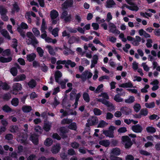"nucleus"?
<instances>
[{"label": "nucleus", "mask_w": 160, "mask_h": 160, "mask_svg": "<svg viewBox=\"0 0 160 160\" xmlns=\"http://www.w3.org/2000/svg\"><path fill=\"white\" fill-rule=\"evenodd\" d=\"M122 141L125 143L124 147L126 149H129L133 143L131 139L128 136H123L122 137Z\"/></svg>", "instance_id": "obj_1"}, {"label": "nucleus", "mask_w": 160, "mask_h": 160, "mask_svg": "<svg viewBox=\"0 0 160 160\" xmlns=\"http://www.w3.org/2000/svg\"><path fill=\"white\" fill-rule=\"evenodd\" d=\"M27 138V134L23 133L19 136L17 141L24 145H26L28 143Z\"/></svg>", "instance_id": "obj_2"}, {"label": "nucleus", "mask_w": 160, "mask_h": 160, "mask_svg": "<svg viewBox=\"0 0 160 160\" xmlns=\"http://www.w3.org/2000/svg\"><path fill=\"white\" fill-rule=\"evenodd\" d=\"M59 133L60 135L63 139L68 137L67 133L68 132V129L64 127H60L59 129Z\"/></svg>", "instance_id": "obj_3"}, {"label": "nucleus", "mask_w": 160, "mask_h": 160, "mask_svg": "<svg viewBox=\"0 0 160 160\" xmlns=\"http://www.w3.org/2000/svg\"><path fill=\"white\" fill-rule=\"evenodd\" d=\"M109 25V32L118 35L120 33V31L117 29L116 26L113 23L110 22Z\"/></svg>", "instance_id": "obj_4"}, {"label": "nucleus", "mask_w": 160, "mask_h": 160, "mask_svg": "<svg viewBox=\"0 0 160 160\" xmlns=\"http://www.w3.org/2000/svg\"><path fill=\"white\" fill-rule=\"evenodd\" d=\"M12 89L13 92H12L13 94L16 95L17 93H15L14 92H19L22 89V87L21 84L19 83H15L12 86Z\"/></svg>", "instance_id": "obj_5"}, {"label": "nucleus", "mask_w": 160, "mask_h": 160, "mask_svg": "<svg viewBox=\"0 0 160 160\" xmlns=\"http://www.w3.org/2000/svg\"><path fill=\"white\" fill-rule=\"evenodd\" d=\"M73 3V0H66L62 6L63 9H67L69 8L72 7Z\"/></svg>", "instance_id": "obj_6"}, {"label": "nucleus", "mask_w": 160, "mask_h": 160, "mask_svg": "<svg viewBox=\"0 0 160 160\" xmlns=\"http://www.w3.org/2000/svg\"><path fill=\"white\" fill-rule=\"evenodd\" d=\"M131 129L133 132L137 133H141L143 130L142 126L139 124L132 126Z\"/></svg>", "instance_id": "obj_7"}, {"label": "nucleus", "mask_w": 160, "mask_h": 160, "mask_svg": "<svg viewBox=\"0 0 160 160\" xmlns=\"http://www.w3.org/2000/svg\"><path fill=\"white\" fill-rule=\"evenodd\" d=\"M61 148L60 144L59 143H56L52 146L51 151L52 153L56 154L59 152Z\"/></svg>", "instance_id": "obj_8"}, {"label": "nucleus", "mask_w": 160, "mask_h": 160, "mask_svg": "<svg viewBox=\"0 0 160 160\" xmlns=\"http://www.w3.org/2000/svg\"><path fill=\"white\" fill-rule=\"evenodd\" d=\"M38 135L36 134H33L31 135L30 140L35 145H37L38 143Z\"/></svg>", "instance_id": "obj_9"}, {"label": "nucleus", "mask_w": 160, "mask_h": 160, "mask_svg": "<svg viewBox=\"0 0 160 160\" xmlns=\"http://www.w3.org/2000/svg\"><path fill=\"white\" fill-rule=\"evenodd\" d=\"M120 111L123 114L126 115H129L131 112V109L126 106L122 107Z\"/></svg>", "instance_id": "obj_10"}, {"label": "nucleus", "mask_w": 160, "mask_h": 160, "mask_svg": "<svg viewBox=\"0 0 160 160\" xmlns=\"http://www.w3.org/2000/svg\"><path fill=\"white\" fill-rule=\"evenodd\" d=\"M88 122H90L92 126H94L96 125L98 122V120L96 117H92L88 119Z\"/></svg>", "instance_id": "obj_11"}, {"label": "nucleus", "mask_w": 160, "mask_h": 160, "mask_svg": "<svg viewBox=\"0 0 160 160\" xmlns=\"http://www.w3.org/2000/svg\"><path fill=\"white\" fill-rule=\"evenodd\" d=\"M36 57V55L34 53H32L27 55V60L29 62H32L35 60Z\"/></svg>", "instance_id": "obj_12"}, {"label": "nucleus", "mask_w": 160, "mask_h": 160, "mask_svg": "<svg viewBox=\"0 0 160 160\" xmlns=\"http://www.w3.org/2000/svg\"><path fill=\"white\" fill-rule=\"evenodd\" d=\"M111 155H112L115 156H118L121 153V150L120 148H115L112 149L111 151Z\"/></svg>", "instance_id": "obj_13"}, {"label": "nucleus", "mask_w": 160, "mask_h": 160, "mask_svg": "<svg viewBox=\"0 0 160 160\" xmlns=\"http://www.w3.org/2000/svg\"><path fill=\"white\" fill-rule=\"evenodd\" d=\"M37 84L36 81L33 79H31L27 83L29 88L31 89L35 88L36 87Z\"/></svg>", "instance_id": "obj_14"}, {"label": "nucleus", "mask_w": 160, "mask_h": 160, "mask_svg": "<svg viewBox=\"0 0 160 160\" xmlns=\"http://www.w3.org/2000/svg\"><path fill=\"white\" fill-rule=\"evenodd\" d=\"M62 76V72L58 71L57 70L56 71L55 73L54 76H55V81L58 83H59V79L60 78H61Z\"/></svg>", "instance_id": "obj_15"}, {"label": "nucleus", "mask_w": 160, "mask_h": 160, "mask_svg": "<svg viewBox=\"0 0 160 160\" xmlns=\"http://www.w3.org/2000/svg\"><path fill=\"white\" fill-rule=\"evenodd\" d=\"M99 144L100 145H102L107 147L109 146L110 144V142L108 140H103L100 141L99 142Z\"/></svg>", "instance_id": "obj_16"}, {"label": "nucleus", "mask_w": 160, "mask_h": 160, "mask_svg": "<svg viewBox=\"0 0 160 160\" xmlns=\"http://www.w3.org/2000/svg\"><path fill=\"white\" fill-rule=\"evenodd\" d=\"M29 42L27 43L28 44H32L34 47L38 43V41L35 37H33V38H31L30 40L29 39Z\"/></svg>", "instance_id": "obj_17"}, {"label": "nucleus", "mask_w": 160, "mask_h": 160, "mask_svg": "<svg viewBox=\"0 0 160 160\" xmlns=\"http://www.w3.org/2000/svg\"><path fill=\"white\" fill-rule=\"evenodd\" d=\"M97 101L98 102H101L102 104L105 105L108 107L110 106V105L112 103L110 102L109 101L103 98H98Z\"/></svg>", "instance_id": "obj_18"}, {"label": "nucleus", "mask_w": 160, "mask_h": 160, "mask_svg": "<svg viewBox=\"0 0 160 160\" xmlns=\"http://www.w3.org/2000/svg\"><path fill=\"white\" fill-rule=\"evenodd\" d=\"M97 101L98 102H101L102 104L105 105L108 107L110 106V105L112 103L110 102L109 101L103 98H98Z\"/></svg>", "instance_id": "obj_19"}, {"label": "nucleus", "mask_w": 160, "mask_h": 160, "mask_svg": "<svg viewBox=\"0 0 160 160\" xmlns=\"http://www.w3.org/2000/svg\"><path fill=\"white\" fill-rule=\"evenodd\" d=\"M26 78V76L24 74H22L17 76L14 78V81L18 82L21 81H23Z\"/></svg>", "instance_id": "obj_20"}, {"label": "nucleus", "mask_w": 160, "mask_h": 160, "mask_svg": "<svg viewBox=\"0 0 160 160\" xmlns=\"http://www.w3.org/2000/svg\"><path fill=\"white\" fill-rule=\"evenodd\" d=\"M59 15L58 13L56 10L53 9L50 12V17L52 19H54L57 18Z\"/></svg>", "instance_id": "obj_21"}, {"label": "nucleus", "mask_w": 160, "mask_h": 160, "mask_svg": "<svg viewBox=\"0 0 160 160\" xmlns=\"http://www.w3.org/2000/svg\"><path fill=\"white\" fill-rule=\"evenodd\" d=\"M98 56L96 55H94L92 58V63L91 65V68H92L95 67V65L97 64L98 62Z\"/></svg>", "instance_id": "obj_22"}, {"label": "nucleus", "mask_w": 160, "mask_h": 160, "mask_svg": "<svg viewBox=\"0 0 160 160\" xmlns=\"http://www.w3.org/2000/svg\"><path fill=\"white\" fill-rule=\"evenodd\" d=\"M51 127V123L48 122L44 123L43 129L45 131L48 132L50 130Z\"/></svg>", "instance_id": "obj_23"}, {"label": "nucleus", "mask_w": 160, "mask_h": 160, "mask_svg": "<svg viewBox=\"0 0 160 160\" xmlns=\"http://www.w3.org/2000/svg\"><path fill=\"white\" fill-rule=\"evenodd\" d=\"M106 3V7L108 8H112L113 6L116 5V3L113 0H107Z\"/></svg>", "instance_id": "obj_24"}, {"label": "nucleus", "mask_w": 160, "mask_h": 160, "mask_svg": "<svg viewBox=\"0 0 160 160\" xmlns=\"http://www.w3.org/2000/svg\"><path fill=\"white\" fill-rule=\"evenodd\" d=\"M12 59L11 57L5 58L3 57H0V62L2 63L8 62H11Z\"/></svg>", "instance_id": "obj_25"}, {"label": "nucleus", "mask_w": 160, "mask_h": 160, "mask_svg": "<svg viewBox=\"0 0 160 160\" xmlns=\"http://www.w3.org/2000/svg\"><path fill=\"white\" fill-rule=\"evenodd\" d=\"M2 110L5 112L8 113L12 112L13 110L7 104L4 105L2 108Z\"/></svg>", "instance_id": "obj_26"}, {"label": "nucleus", "mask_w": 160, "mask_h": 160, "mask_svg": "<svg viewBox=\"0 0 160 160\" xmlns=\"http://www.w3.org/2000/svg\"><path fill=\"white\" fill-rule=\"evenodd\" d=\"M103 133L107 137L113 138L114 137L113 134L108 130H103Z\"/></svg>", "instance_id": "obj_27"}, {"label": "nucleus", "mask_w": 160, "mask_h": 160, "mask_svg": "<svg viewBox=\"0 0 160 160\" xmlns=\"http://www.w3.org/2000/svg\"><path fill=\"white\" fill-rule=\"evenodd\" d=\"M119 86L120 87L123 88H132L133 87V85L131 82H129L122 84Z\"/></svg>", "instance_id": "obj_28"}, {"label": "nucleus", "mask_w": 160, "mask_h": 160, "mask_svg": "<svg viewBox=\"0 0 160 160\" xmlns=\"http://www.w3.org/2000/svg\"><path fill=\"white\" fill-rule=\"evenodd\" d=\"M22 110L24 112L28 113L30 112L32 110V108L30 106H24L22 107Z\"/></svg>", "instance_id": "obj_29"}, {"label": "nucleus", "mask_w": 160, "mask_h": 160, "mask_svg": "<svg viewBox=\"0 0 160 160\" xmlns=\"http://www.w3.org/2000/svg\"><path fill=\"white\" fill-rule=\"evenodd\" d=\"M10 132L12 133L17 132L18 131V127L17 125H12L10 127Z\"/></svg>", "instance_id": "obj_30"}, {"label": "nucleus", "mask_w": 160, "mask_h": 160, "mask_svg": "<svg viewBox=\"0 0 160 160\" xmlns=\"http://www.w3.org/2000/svg\"><path fill=\"white\" fill-rule=\"evenodd\" d=\"M81 96V94L80 92L78 93L76 95L75 98V102L74 103L75 105L74 108H77V106L78 104V101H79V98Z\"/></svg>", "instance_id": "obj_31"}, {"label": "nucleus", "mask_w": 160, "mask_h": 160, "mask_svg": "<svg viewBox=\"0 0 160 160\" xmlns=\"http://www.w3.org/2000/svg\"><path fill=\"white\" fill-rule=\"evenodd\" d=\"M82 97L84 100L87 102H89L90 101V98L88 93L84 92L82 94Z\"/></svg>", "instance_id": "obj_32"}, {"label": "nucleus", "mask_w": 160, "mask_h": 160, "mask_svg": "<svg viewBox=\"0 0 160 160\" xmlns=\"http://www.w3.org/2000/svg\"><path fill=\"white\" fill-rule=\"evenodd\" d=\"M146 130L148 133H153L156 132L155 128L152 126H148L146 128Z\"/></svg>", "instance_id": "obj_33"}, {"label": "nucleus", "mask_w": 160, "mask_h": 160, "mask_svg": "<svg viewBox=\"0 0 160 160\" xmlns=\"http://www.w3.org/2000/svg\"><path fill=\"white\" fill-rule=\"evenodd\" d=\"M72 121L71 119L69 118H64L61 121V123L62 125H65L66 124H69Z\"/></svg>", "instance_id": "obj_34"}, {"label": "nucleus", "mask_w": 160, "mask_h": 160, "mask_svg": "<svg viewBox=\"0 0 160 160\" xmlns=\"http://www.w3.org/2000/svg\"><path fill=\"white\" fill-rule=\"evenodd\" d=\"M47 48L48 49L49 53L51 55L54 56L55 55V52H54L52 47L50 45H47L46 46Z\"/></svg>", "instance_id": "obj_35"}, {"label": "nucleus", "mask_w": 160, "mask_h": 160, "mask_svg": "<svg viewBox=\"0 0 160 160\" xmlns=\"http://www.w3.org/2000/svg\"><path fill=\"white\" fill-rule=\"evenodd\" d=\"M68 127L69 129L74 130H76L77 128L76 124L74 122L70 123Z\"/></svg>", "instance_id": "obj_36"}, {"label": "nucleus", "mask_w": 160, "mask_h": 160, "mask_svg": "<svg viewBox=\"0 0 160 160\" xmlns=\"http://www.w3.org/2000/svg\"><path fill=\"white\" fill-rule=\"evenodd\" d=\"M10 72L12 75L14 76H17L18 73V70L16 68L13 67L12 68L10 69Z\"/></svg>", "instance_id": "obj_37"}, {"label": "nucleus", "mask_w": 160, "mask_h": 160, "mask_svg": "<svg viewBox=\"0 0 160 160\" xmlns=\"http://www.w3.org/2000/svg\"><path fill=\"white\" fill-rule=\"evenodd\" d=\"M11 104L15 107L18 106L19 103V100L17 98H13L11 101Z\"/></svg>", "instance_id": "obj_38"}, {"label": "nucleus", "mask_w": 160, "mask_h": 160, "mask_svg": "<svg viewBox=\"0 0 160 160\" xmlns=\"http://www.w3.org/2000/svg\"><path fill=\"white\" fill-rule=\"evenodd\" d=\"M47 29V26L46 25L44 19H43L42 20V24L41 28V31L42 32H43Z\"/></svg>", "instance_id": "obj_39"}, {"label": "nucleus", "mask_w": 160, "mask_h": 160, "mask_svg": "<svg viewBox=\"0 0 160 160\" xmlns=\"http://www.w3.org/2000/svg\"><path fill=\"white\" fill-rule=\"evenodd\" d=\"M54 102L52 104V105L53 108H55L58 105L60 104V102L58 100L57 97L56 96L54 97Z\"/></svg>", "instance_id": "obj_40"}, {"label": "nucleus", "mask_w": 160, "mask_h": 160, "mask_svg": "<svg viewBox=\"0 0 160 160\" xmlns=\"http://www.w3.org/2000/svg\"><path fill=\"white\" fill-rule=\"evenodd\" d=\"M108 125V123L103 120H101L98 124L97 127L103 128Z\"/></svg>", "instance_id": "obj_41"}, {"label": "nucleus", "mask_w": 160, "mask_h": 160, "mask_svg": "<svg viewBox=\"0 0 160 160\" xmlns=\"http://www.w3.org/2000/svg\"><path fill=\"white\" fill-rule=\"evenodd\" d=\"M52 143V140L50 138H47L44 143L45 145L48 147L50 146Z\"/></svg>", "instance_id": "obj_42"}, {"label": "nucleus", "mask_w": 160, "mask_h": 160, "mask_svg": "<svg viewBox=\"0 0 160 160\" xmlns=\"http://www.w3.org/2000/svg\"><path fill=\"white\" fill-rule=\"evenodd\" d=\"M37 51L38 52L39 56L42 57L43 55L44 51L40 47H38L37 48Z\"/></svg>", "instance_id": "obj_43"}, {"label": "nucleus", "mask_w": 160, "mask_h": 160, "mask_svg": "<svg viewBox=\"0 0 160 160\" xmlns=\"http://www.w3.org/2000/svg\"><path fill=\"white\" fill-rule=\"evenodd\" d=\"M135 101V98L133 96H130L129 98L125 100V102L127 103H131Z\"/></svg>", "instance_id": "obj_44"}, {"label": "nucleus", "mask_w": 160, "mask_h": 160, "mask_svg": "<svg viewBox=\"0 0 160 160\" xmlns=\"http://www.w3.org/2000/svg\"><path fill=\"white\" fill-rule=\"evenodd\" d=\"M140 113L141 116L142 115L144 116H146L148 113V111L146 108H143L141 110Z\"/></svg>", "instance_id": "obj_45"}, {"label": "nucleus", "mask_w": 160, "mask_h": 160, "mask_svg": "<svg viewBox=\"0 0 160 160\" xmlns=\"http://www.w3.org/2000/svg\"><path fill=\"white\" fill-rule=\"evenodd\" d=\"M7 10L2 6H0V14L1 16L6 14L7 12Z\"/></svg>", "instance_id": "obj_46"}, {"label": "nucleus", "mask_w": 160, "mask_h": 160, "mask_svg": "<svg viewBox=\"0 0 160 160\" xmlns=\"http://www.w3.org/2000/svg\"><path fill=\"white\" fill-rule=\"evenodd\" d=\"M93 112L95 115L99 116L102 114L101 111L99 109L95 108L93 109Z\"/></svg>", "instance_id": "obj_47"}, {"label": "nucleus", "mask_w": 160, "mask_h": 160, "mask_svg": "<svg viewBox=\"0 0 160 160\" xmlns=\"http://www.w3.org/2000/svg\"><path fill=\"white\" fill-rule=\"evenodd\" d=\"M32 31L34 35L38 37L40 35V32L36 28H33L32 29Z\"/></svg>", "instance_id": "obj_48"}, {"label": "nucleus", "mask_w": 160, "mask_h": 160, "mask_svg": "<svg viewBox=\"0 0 160 160\" xmlns=\"http://www.w3.org/2000/svg\"><path fill=\"white\" fill-rule=\"evenodd\" d=\"M88 74V71H85L83 72L82 75V80L83 81H86L87 79V76Z\"/></svg>", "instance_id": "obj_49"}, {"label": "nucleus", "mask_w": 160, "mask_h": 160, "mask_svg": "<svg viewBox=\"0 0 160 160\" xmlns=\"http://www.w3.org/2000/svg\"><path fill=\"white\" fill-rule=\"evenodd\" d=\"M141 108V105L139 104L136 103L133 106V109L134 111L138 112L140 110Z\"/></svg>", "instance_id": "obj_50"}, {"label": "nucleus", "mask_w": 160, "mask_h": 160, "mask_svg": "<svg viewBox=\"0 0 160 160\" xmlns=\"http://www.w3.org/2000/svg\"><path fill=\"white\" fill-rule=\"evenodd\" d=\"M66 64L70 65L72 68L74 67L76 65V63L74 62H72L70 60H66Z\"/></svg>", "instance_id": "obj_51"}, {"label": "nucleus", "mask_w": 160, "mask_h": 160, "mask_svg": "<svg viewBox=\"0 0 160 160\" xmlns=\"http://www.w3.org/2000/svg\"><path fill=\"white\" fill-rule=\"evenodd\" d=\"M114 99L117 102H122L123 101V99L120 98L118 94H116L115 95Z\"/></svg>", "instance_id": "obj_52"}, {"label": "nucleus", "mask_w": 160, "mask_h": 160, "mask_svg": "<svg viewBox=\"0 0 160 160\" xmlns=\"http://www.w3.org/2000/svg\"><path fill=\"white\" fill-rule=\"evenodd\" d=\"M11 95L9 93L4 94L3 97V99L6 101H8L11 98Z\"/></svg>", "instance_id": "obj_53"}, {"label": "nucleus", "mask_w": 160, "mask_h": 160, "mask_svg": "<svg viewBox=\"0 0 160 160\" xmlns=\"http://www.w3.org/2000/svg\"><path fill=\"white\" fill-rule=\"evenodd\" d=\"M71 145L73 148L77 149L79 148L80 145L78 143L76 142H74L71 143Z\"/></svg>", "instance_id": "obj_54"}, {"label": "nucleus", "mask_w": 160, "mask_h": 160, "mask_svg": "<svg viewBox=\"0 0 160 160\" xmlns=\"http://www.w3.org/2000/svg\"><path fill=\"white\" fill-rule=\"evenodd\" d=\"M76 94L75 91L72 90L70 94V100L71 101L73 100L75 98V97L76 96Z\"/></svg>", "instance_id": "obj_55"}, {"label": "nucleus", "mask_w": 160, "mask_h": 160, "mask_svg": "<svg viewBox=\"0 0 160 160\" xmlns=\"http://www.w3.org/2000/svg\"><path fill=\"white\" fill-rule=\"evenodd\" d=\"M11 53L10 50L9 49H7L3 51L2 52V55L4 56H8Z\"/></svg>", "instance_id": "obj_56"}, {"label": "nucleus", "mask_w": 160, "mask_h": 160, "mask_svg": "<svg viewBox=\"0 0 160 160\" xmlns=\"http://www.w3.org/2000/svg\"><path fill=\"white\" fill-rule=\"evenodd\" d=\"M25 18L28 19V22L30 23L32 22V19L31 18V14L29 12H27L25 15Z\"/></svg>", "instance_id": "obj_57"}, {"label": "nucleus", "mask_w": 160, "mask_h": 160, "mask_svg": "<svg viewBox=\"0 0 160 160\" xmlns=\"http://www.w3.org/2000/svg\"><path fill=\"white\" fill-rule=\"evenodd\" d=\"M103 87V85L102 84L99 85L95 90V93H98L100 92H101L102 90H101L100 89L102 88Z\"/></svg>", "instance_id": "obj_58"}, {"label": "nucleus", "mask_w": 160, "mask_h": 160, "mask_svg": "<svg viewBox=\"0 0 160 160\" xmlns=\"http://www.w3.org/2000/svg\"><path fill=\"white\" fill-rule=\"evenodd\" d=\"M58 28H56L53 29L52 32V34L53 35L54 37H56L58 36Z\"/></svg>", "instance_id": "obj_59"}, {"label": "nucleus", "mask_w": 160, "mask_h": 160, "mask_svg": "<svg viewBox=\"0 0 160 160\" xmlns=\"http://www.w3.org/2000/svg\"><path fill=\"white\" fill-rule=\"evenodd\" d=\"M99 97H102L103 98L108 100L109 99V97L108 94L106 92L102 93L100 94L98 96Z\"/></svg>", "instance_id": "obj_60"}, {"label": "nucleus", "mask_w": 160, "mask_h": 160, "mask_svg": "<svg viewBox=\"0 0 160 160\" xmlns=\"http://www.w3.org/2000/svg\"><path fill=\"white\" fill-rule=\"evenodd\" d=\"M110 159L111 160H122V158L112 155H110Z\"/></svg>", "instance_id": "obj_61"}, {"label": "nucleus", "mask_w": 160, "mask_h": 160, "mask_svg": "<svg viewBox=\"0 0 160 160\" xmlns=\"http://www.w3.org/2000/svg\"><path fill=\"white\" fill-rule=\"evenodd\" d=\"M2 88V89L3 90H8L10 88V86L7 83L4 82L3 83Z\"/></svg>", "instance_id": "obj_62"}, {"label": "nucleus", "mask_w": 160, "mask_h": 160, "mask_svg": "<svg viewBox=\"0 0 160 160\" xmlns=\"http://www.w3.org/2000/svg\"><path fill=\"white\" fill-rule=\"evenodd\" d=\"M2 35L5 38H8L9 40L10 39L11 37L10 36L8 32L6 30L3 32H2Z\"/></svg>", "instance_id": "obj_63"}, {"label": "nucleus", "mask_w": 160, "mask_h": 160, "mask_svg": "<svg viewBox=\"0 0 160 160\" xmlns=\"http://www.w3.org/2000/svg\"><path fill=\"white\" fill-rule=\"evenodd\" d=\"M63 19L66 22H70L71 21L72 19L71 15L69 14Z\"/></svg>", "instance_id": "obj_64"}]
</instances>
